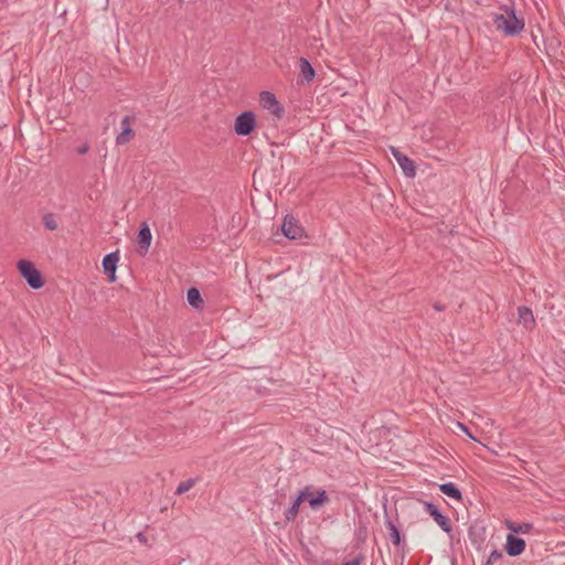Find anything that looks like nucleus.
Instances as JSON below:
<instances>
[{"mask_svg":"<svg viewBox=\"0 0 565 565\" xmlns=\"http://www.w3.org/2000/svg\"><path fill=\"white\" fill-rule=\"evenodd\" d=\"M259 104L266 109L275 119L280 120L285 115V108L276 96L268 90H264L259 94Z\"/></svg>","mask_w":565,"mask_h":565,"instance_id":"7ed1b4c3","label":"nucleus"},{"mask_svg":"<svg viewBox=\"0 0 565 565\" xmlns=\"http://www.w3.org/2000/svg\"><path fill=\"white\" fill-rule=\"evenodd\" d=\"M518 322L521 323L526 330H532L535 327V319L532 310L526 306L518 308Z\"/></svg>","mask_w":565,"mask_h":565,"instance_id":"9b49d317","label":"nucleus"},{"mask_svg":"<svg viewBox=\"0 0 565 565\" xmlns=\"http://www.w3.org/2000/svg\"><path fill=\"white\" fill-rule=\"evenodd\" d=\"M363 559H364V555L359 554L356 557H354L353 559H351L349 562L343 563L342 565H360Z\"/></svg>","mask_w":565,"mask_h":565,"instance_id":"b1692460","label":"nucleus"},{"mask_svg":"<svg viewBox=\"0 0 565 565\" xmlns=\"http://www.w3.org/2000/svg\"><path fill=\"white\" fill-rule=\"evenodd\" d=\"M311 507V509L317 510L327 502H329V497L326 490L320 489L317 491L316 495H313L311 492L306 499Z\"/></svg>","mask_w":565,"mask_h":565,"instance_id":"ddd939ff","label":"nucleus"},{"mask_svg":"<svg viewBox=\"0 0 565 565\" xmlns=\"http://www.w3.org/2000/svg\"><path fill=\"white\" fill-rule=\"evenodd\" d=\"M300 75L306 82H311L315 78L316 72L310 62L306 57H300L298 62Z\"/></svg>","mask_w":565,"mask_h":565,"instance_id":"2eb2a0df","label":"nucleus"},{"mask_svg":"<svg viewBox=\"0 0 565 565\" xmlns=\"http://www.w3.org/2000/svg\"><path fill=\"white\" fill-rule=\"evenodd\" d=\"M493 25L505 35L513 36L523 30L524 22L515 17L513 10L505 9L504 13L494 14Z\"/></svg>","mask_w":565,"mask_h":565,"instance_id":"f257e3e1","label":"nucleus"},{"mask_svg":"<svg viewBox=\"0 0 565 565\" xmlns=\"http://www.w3.org/2000/svg\"><path fill=\"white\" fill-rule=\"evenodd\" d=\"M503 559V553L500 550H492L490 555L488 556L487 561L483 563V565H495L500 561Z\"/></svg>","mask_w":565,"mask_h":565,"instance_id":"aec40b11","label":"nucleus"},{"mask_svg":"<svg viewBox=\"0 0 565 565\" xmlns=\"http://www.w3.org/2000/svg\"><path fill=\"white\" fill-rule=\"evenodd\" d=\"M461 431L465 433L470 439L476 440V438L470 434L468 427L465 426L463 424H461Z\"/></svg>","mask_w":565,"mask_h":565,"instance_id":"393cba45","label":"nucleus"},{"mask_svg":"<svg viewBox=\"0 0 565 565\" xmlns=\"http://www.w3.org/2000/svg\"><path fill=\"white\" fill-rule=\"evenodd\" d=\"M526 547V543L523 539L518 537L513 534H509L507 536L505 551L510 556H519L521 555Z\"/></svg>","mask_w":565,"mask_h":565,"instance_id":"1a4fd4ad","label":"nucleus"},{"mask_svg":"<svg viewBox=\"0 0 565 565\" xmlns=\"http://www.w3.org/2000/svg\"><path fill=\"white\" fill-rule=\"evenodd\" d=\"M43 225L50 231H55L57 228V222L55 220V215L53 213L44 214Z\"/></svg>","mask_w":565,"mask_h":565,"instance_id":"412c9836","label":"nucleus"},{"mask_svg":"<svg viewBox=\"0 0 565 565\" xmlns=\"http://www.w3.org/2000/svg\"><path fill=\"white\" fill-rule=\"evenodd\" d=\"M121 128H122L121 132L116 138L117 145H125L130 140V138H132L135 136V131L131 129V127L129 125L128 116L122 118Z\"/></svg>","mask_w":565,"mask_h":565,"instance_id":"f8f14e48","label":"nucleus"},{"mask_svg":"<svg viewBox=\"0 0 565 565\" xmlns=\"http://www.w3.org/2000/svg\"><path fill=\"white\" fill-rule=\"evenodd\" d=\"M484 533V529L482 526L473 525L469 530V536L473 542H477V539L483 540L482 535Z\"/></svg>","mask_w":565,"mask_h":565,"instance_id":"5701e85b","label":"nucleus"},{"mask_svg":"<svg viewBox=\"0 0 565 565\" xmlns=\"http://www.w3.org/2000/svg\"><path fill=\"white\" fill-rule=\"evenodd\" d=\"M391 152L398 163L399 168L407 178H414L416 174V168L414 161L411 160L406 154L401 152L398 149L392 147Z\"/></svg>","mask_w":565,"mask_h":565,"instance_id":"423d86ee","label":"nucleus"},{"mask_svg":"<svg viewBox=\"0 0 565 565\" xmlns=\"http://www.w3.org/2000/svg\"><path fill=\"white\" fill-rule=\"evenodd\" d=\"M256 128V116L253 111L246 110L239 114L234 122V131L237 136H249Z\"/></svg>","mask_w":565,"mask_h":565,"instance_id":"20e7f679","label":"nucleus"},{"mask_svg":"<svg viewBox=\"0 0 565 565\" xmlns=\"http://www.w3.org/2000/svg\"><path fill=\"white\" fill-rule=\"evenodd\" d=\"M281 233L289 239H301L305 237V230L294 216H286L281 224Z\"/></svg>","mask_w":565,"mask_h":565,"instance_id":"39448f33","label":"nucleus"},{"mask_svg":"<svg viewBox=\"0 0 565 565\" xmlns=\"http://www.w3.org/2000/svg\"><path fill=\"white\" fill-rule=\"evenodd\" d=\"M434 309L437 311H443L445 309V306L439 302H436L434 303Z\"/></svg>","mask_w":565,"mask_h":565,"instance_id":"cd10ccee","label":"nucleus"},{"mask_svg":"<svg viewBox=\"0 0 565 565\" xmlns=\"http://www.w3.org/2000/svg\"><path fill=\"white\" fill-rule=\"evenodd\" d=\"M20 275L26 280L32 289H40L43 287L44 281L40 270L35 265L26 259H20L17 264Z\"/></svg>","mask_w":565,"mask_h":565,"instance_id":"f03ea898","label":"nucleus"},{"mask_svg":"<svg viewBox=\"0 0 565 565\" xmlns=\"http://www.w3.org/2000/svg\"><path fill=\"white\" fill-rule=\"evenodd\" d=\"M439 488L440 491L447 497L459 500V488L455 483H443Z\"/></svg>","mask_w":565,"mask_h":565,"instance_id":"6ab92c4d","label":"nucleus"},{"mask_svg":"<svg viewBox=\"0 0 565 565\" xmlns=\"http://www.w3.org/2000/svg\"><path fill=\"white\" fill-rule=\"evenodd\" d=\"M505 526L509 529L512 533H521V534H527L532 531L533 524L523 522V523H515L510 520H505Z\"/></svg>","mask_w":565,"mask_h":565,"instance_id":"dca6fc26","label":"nucleus"},{"mask_svg":"<svg viewBox=\"0 0 565 565\" xmlns=\"http://www.w3.org/2000/svg\"><path fill=\"white\" fill-rule=\"evenodd\" d=\"M119 260L118 250L107 254L103 258V268L110 282L116 280V268Z\"/></svg>","mask_w":565,"mask_h":565,"instance_id":"6e6552de","label":"nucleus"},{"mask_svg":"<svg viewBox=\"0 0 565 565\" xmlns=\"http://www.w3.org/2000/svg\"><path fill=\"white\" fill-rule=\"evenodd\" d=\"M195 483V479H188L185 481H182L179 483L175 490V494L181 495L185 492H188Z\"/></svg>","mask_w":565,"mask_h":565,"instance_id":"4be33fe9","label":"nucleus"},{"mask_svg":"<svg viewBox=\"0 0 565 565\" xmlns=\"http://www.w3.org/2000/svg\"><path fill=\"white\" fill-rule=\"evenodd\" d=\"M137 539H138L139 542H142V543L147 542L146 535L143 533H141V532H139L137 534Z\"/></svg>","mask_w":565,"mask_h":565,"instance_id":"bb28decb","label":"nucleus"},{"mask_svg":"<svg viewBox=\"0 0 565 565\" xmlns=\"http://www.w3.org/2000/svg\"><path fill=\"white\" fill-rule=\"evenodd\" d=\"M151 239H152V235H151L150 227L148 226L147 223H143L139 227V232H138L139 245H140V248L143 249V252H147L149 249Z\"/></svg>","mask_w":565,"mask_h":565,"instance_id":"4468645a","label":"nucleus"},{"mask_svg":"<svg viewBox=\"0 0 565 565\" xmlns=\"http://www.w3.org/2000/svg\"><path fill=\"white\" fill-rule=\"evenodd\" d=\"M88 150H89V146L88 145H83L82 147L78 148L77 151L81 154H85Z\"/></svg>","mask_w":565,"mask_h":565,"instance_id":"a878e982","label":"nucleus"},{"mask_svg":"<svg viewBox=\"0 0 565 565\" xmlns=\"http://www.w3.org/2000/svg\"><path fill=\"white\" fill-rule=\"evenodd\" d=\"M186 300L193 308H201L203 306V299L199 289L192 287L186 292Z\"/></svg>","mask_w":565,"mask_h":565,"instance_id":"f3484780","label":"nucleus"},{"mask_svg":"<svg viewBox=\"0 0 565 565\" xmlns=\"http://www.w3.org/2000/svg\"><path fill=\"white\" fill-rule=\"evenodd\" d=\"M456 563H457L456 557H452V558H451V565H456Z\"/></svg>","mask_w":565,"mask_h":565,"instance_id":"c85d7f7f","label":"nucleus"},{"mask_svg":"<svg viewBox=\"0 0 565 565\" xmlns=\"http://www.w3.org/2000/svg\"><path fill=\"white\" fill-rule=\"evenodd\" d=\"M310 489L311 487L308 486L301 490L294 500L292 504L286 510L285 518L287 521H292L297 516L301 502L305 501L310 494Z\"/></svg>","mask_w":565,"mask_h":565,"instance_id":"9d476101","label":"nucleus"},{"mask_svg":"<svg viewBox=\"0 0 565 565\" xmlns=\"http://www.w3.org/2000/svg\"><path fill=\"white\" fill-rule=\"evenodd\" d=\"M425 511L436 521L441 530L447 533L451 531L449 519L439 511L437 505L431 502H425Z\"/></svg>","mask_w":565,"mask_h":565,"instance_id":"0eeeda50","label":"nucleus"},{"mask_svg":"<svg viewBox=\"0 0 565 565\" xmlns=\"http://www.w3.org/2000/svg\"><path fill=\"white\" fill-rule=\"evenodd\" d=\"M386 526L390 530V537H391L392 543L395 546H399L401 542H402V537H401V533H399L397 526L390 519L386 520Z\"/></svg>","mask_w":565,"mask_h":565,"instance_id":"a211bd4d","label":"nucleus"}]
</instances>
